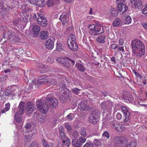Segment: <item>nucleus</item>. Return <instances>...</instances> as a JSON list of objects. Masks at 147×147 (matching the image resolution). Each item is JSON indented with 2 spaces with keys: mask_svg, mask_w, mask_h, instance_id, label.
<instances>
[{
  "mask_svg": "<svg viewBox=\"0 0 147 147\" xmlns=\"http://www.w3.org/2000/svg\"><path fill=\"white\" fill-rule=\"evenodd\" d=\"M106 102V105H107L108 107L107 108L111 107L112 105V103L110 100H107Z\"/></svg>",
  "mask_w": 147,
  "mask_h": 147,
  "instance_id": "56",
  "label": "nucleus"
},
{
  "mask_svg": "<svg viewBox=\"0 0 147 147\" xmlns=\"http://www.w3.org/2000/svg\"><path fill=\"white\" fill-rule=\"evenodd\" d=\"M140 49H139L137 51H136L137 53L136 54H138L141 57L143 55L145 54V47L143 46L142 47H141Z\"/></svg>",
  "mask_w": 147,
  "mask_h": 147,
  "instance_id": "29",
  "label": "nucleus"
},
{
  "mask_svg": "<svg viewBox=\"0 0 147 147\" xmlns=\"http://www.w3.org/2000/svg\"><path fill=\"white\" fill-rule=\"evenodd\" d=\"M57 83V81L55 79L49 78L47 79V80H46V84L50 86L56 84Z\"/></svg>",
  "mask_w": 147,
  "mask_h": 147,
  "instance_id": "26",
  "label": "nucleus"
},
{
  "mask_svg": "<svg viewBox=\"0 0 147 147\" xmlns=\"http://www.w3.org/2000/svg\"><path fill=\"white\" fill-rule=\"evenodd\" d=\"M143 27L146 29L147 30V21L145 22H144L142 24Z\"/></svg>",
  "mask_w": 147,
  "mask_h": 147,
  "instance_id": "63",
  "label": "nucleus"
},
{
  "mask_svg": "<svg viewBox=\"0 0 147 147\" xmlns=\"http://www.w3.org/2000/svg\"><path fill=\"white\" fill-rule=\"evenodd\" d=\"M113 142L117 147H121L123 144V139L120 136H117L113 137Z\"/></svg>",
  "mask_w": 147,
  "mask_h": 147,
  "instance_id": "10",
  "label": "nucleus"
},
{
  "mask_svg": "<svg viewBox=\"0 0 147 147\" xmlns=\"http://www.w3.org/2000/svg\"><path fill=\"white\" fill-rule=\"evenodd\" d=\"M40 30V27L36 25L33 27L32 30L34 32L33 34L35 37H37L38 35Z\"/></svg>",
  "mask_w": 147,
  "mask_h": 147,
  "instance_id": "19",
  "label": "nucleus"
},
{
  "mask_svg": "<svg viewBox=\"0 0 147 147\" xmlns=\"http://www.w3.org/2000/svg\"><path fill=\"white\" fill-rule=\"evenodd\" d=\"M118 9L122 13L125 12L128 9V7L126 5L123 3L119 4L117 6Z\"/></svg>",
  "mask_w": 147,
  "mask_h": 147,
  "instance_id": "17",
  "label": "nucleus"
},
{
  "mask_svg": "<svg viewBox=\"0 0 147 147\" xmlns=\"http://www.w3.org/2000/svg\"><path fill=\"white\" fill-rule=\"evenodd\" d=\"M38 121L41 123H43L45 120V117L43 115L39 116L38 117Z\"/></svg>",
  "mask_w": 147,
  "mask_h": 147,
  "instance_id": "45",
  "label": "nucleus"
},
{
  "mask_svg": "<svg viewBox=\"0 0 147 147\" xmlns=\"http://www.w3.org/2000/svg\"><path fill=\"white\" fill-rule=\"evenodd\" d=\"M61 66L67 68L70 66V63H69V61L66 58H61L59 62Z\"/></svg>",
  "mask_w": 147,
  "mask_h": 147,
  "instance_id": "15",
  "label": "nucleus"
},
{
  "mask_svg": "<svg viewBox=\"0 0 147 147\" xmlns=\"http://www.w3.org/2000/svg\"><path fill=\"white\" fill-rule=\"evenodd\" d=\"M83 147H93V145L92 142H86L84 145Z\"/></svg>",
  "mask_w": 147,
  "mask_h": 147,
  "instance_id": "46",
  "label": "nucleus"
},
{
  "mask_svg": "<svg viewBox=\"0 0 147 147\" xmlns=\"http://www.w3.org/2000/svg\"><path fill=\"white\" fill-rule=\"evenodd\" d=\"M141 12L144 14H147V10L144 8L143 9H142Z\"/></svg>",
  "mask_w": 147,
  "mask_h": 147,
  "instance_id": "62",
  "label": "nucleus"
},
{
  "mask_svg": "<svg viewBox=\"0 0 147 147\" xmlns=\"http://www.w3.org/2000/svg\"><path fill=\"white\" fill-rule=\"evenodd\" d=\"M72 143L73 146L76 147H80L82 145L79 140H76V139H73Z\"/></svg>",
  "mask_w": 147,
  "mask_h": 147,
  "instance_id": "25",
  "label": "nucleus"
},
{
  "mask_svg": "<svg viewBox=\"0 0 147 147\" xmlns=\"http://www.w3.org/2000/svg\"><path fill=\"white\" fill-rule=\"evenodd\" d=\"M102 136L103 137H105L107 138H109L110 136L108 132L107 131H105L103 133Z\"/></svg>",
  "mask_w": 147,
  "mask_h": 147,
  "instance_id": "51",
  "label": "nucleus"
},
{
  "mask_svg": "<svg viewBox=\"0 0 147 147\" xmlns=\"http://www.w3.org/2000/svg\"><path fill=\"white\" fill-rule=\"evenodd\" d=\"M79 140L82 144L83 143H84L86 141V139L82 137H80L79 138Z\"/></svg>",
  "mask_w": 147,
  "mask_h": 147,
  "instance_id": "52",
  "label": "nucleus"
},
{
  "mask_svg": "<svg viewBox=\"0 0 147 147\" xmlns=\"http://www.w3.org/2000/svg\"><path fill=\"white\" fill-rule=\"evenodd\" d=\"M31 125L30 123H27L24 126V127L26 128V129H28L31 128Z\"/></svg>",
  "mask_w": 147,
  "mask_h": 147,
  "instance_id": "55",
  "label": "nucleus"
},
{
  "mask_svg": "<svg viewBox=\"0 0 147 147\" xmlns=\"http://www.w3.org/2000/svg\"><path fill=\"white\" fill-rule=\"evenodd\" d=\"M59 90L61 91V93L62 96L65 100H68L71 97L70 91L65 86L60 87Z\"/></svg>",
  "mask_w": 147,
  "mask_h": 147,
  "instance_id": "7",
  "label": "nucleus"
},
{
  "mask_svg": "<svg viewBox=\"0 0 147 147\" xmlns=\"http://www.w3.org/2000/svg\"><path fill=\"white\" fill-rule=\"evenodd\" d=\"M26 113L28 115H30L34 111V105L33 103L31 101L26 103Z\"/></svg>",
  "mask_w": 147,
  "mask_h": 147,
  "instance_id": "11",
  "label": "nucleus"
},
{
  "mask_svg": "<svg viewBox=\"0 0 147 147\" xmlns=\"http://www.w3.org/2000/svg\"><path fill=\"white\" fill-rule=\"evenodd\" d=\"M121 109L122 111L124 113V114L125 113V112H128V110L127 108L125 106H123L121 107Z\"/></svg>",
  "mask_w": 147,
  "mask_h": 147,
  "instance_id": "53",
  "label": "nucleus"
},
{
  "mask_svg": "<svg viewBox=\"0 0 147 147\" xmlns=\"http://www.w3.org/2000/svg\"><path fill=\"white\" fill-rule=\"evenodd\" d=\"M15 33L13 31L10 30L5 31L3 35V38L1 40H3L5 42L7 40H10L11 42H16L19 41V37L17 35H14Z\"/></svg>",
  "mask_w": 147,
  "mask_h": 147,
  "instance_id": "1",
  "label": "nucleus"
},
{
  "mask_svg": "<svg viewBox=\"0 0 147 147\" xmlns=\"http://www.w3.org/2000/svg\"><path fill=\"white\" fill-rule=\"evenodd\" d=\"M59 20L62 22L63 24L65 25L68 23L69 19L68 14L66 12L63 13L60 16Z\"/></svg>",
  "mask_w": 147,
  "mask_h": 147,
  "instance_id": "9",
  "label": "nucleus"
},
{
  "mask_svg": "<svg viewBox=\"0 0 147 147\" xmlns=\"http://www.w3.org/2000/svg\"><path fill=\"white\" fill-rule=\"evenodd\" d=\"M76 37L75 35L73 34H71L69 35L68 39L67 41V43L76 42Z\"/></svg>",
  "mask_w": 147,
  "mask_h": 147,
  "instance_id": "27",
  "label": "nucleus"
},
{
  "mask_svg": "<svg viewBox=\"0 0 147 147\" xmlns=\"http://www.w3.org/2000/svg\"><path fill=\"white\" fill-rule=\"evenodd\" d=\"M64 132V129L63 127L62 126H60L59 128V135L62 140H65L66 138V136Z\"/></svg>",
  "mask_w": 147,
  "mask_h": 147,
  "instance_id": "22",
  "label": "nucleus"
},
{
  "mask_svg": "<svg viewBox=\"0 0 147 147\" xmlns=\"http://www.w3.org/2000/svg\"><path fill=\"white\" fill-rule=\"evenodd\" d=\"M36 106L40 109V112L43 113H46L48 111L49 105L48 102L46 101V98L45 100H42L37 99L36 101Z\"/></svg>",
  "mask_w": 147,
  "mask_h": 147,
  "instance_id": "4",
  "label": "nucleus"
},
{
  "mask_svg": "<svg viewBox=\"0 0 147 147\" xmlns=\"http://www.w3.org/2000/svg\"><path fill=\"white\" fill-rule=\"evenodd\" d=\"M37 22L38 24L43 27H46L48 24V22L46 18L44 19V20H41L39 21V20H37Z\"/></svg>",
  "mask_w": 147,
  "mask_h": 147,
  "instance_id": "28",
  "label": "nucleus"
},
{
  "mask_svg": "<svg viewBox=\"0 0 147 147\" xmlns=\"http://www.w3.org/2000/svg\"><path fill=\"white\" fill-rule=\"evenodd\" d=\"M88 28L90 29L89 33L91 35H98L104 32L103 27L99 24H91Z\"/></svg>",
  "mask_w": 147,
  "mask_h": 147,
  "instance_id": "2",
  "label": "nucleus"
},
{
  "mask_svg": "<svg viewBox=\"0 0 147 147\" xmlns=\"http://www.w3.org/2000/svg\"><path fill=\"white\" fill-rule=\"evenodd\" d=\"M59 1V0H48L47 4L48 7H50L57 3Z\"/></svg>",
  "mask_w": 147,
  "mask_h": 147,
  "instance_id": "31",
  "label": "nucleus"
},
{
  "mask_svg": "<svg viewBox=\"0 0 147 147\" xmlns=\"http://www.w3.org/2000/svg\"><path fill=\"white\" fill-rule=\"evenodd\" d=\"M101 140L96 139L94 140V143L95 145L98 146H100L101 144Z\"/></svg>",
  "mask_w": 147,
  "mask_h": 147,
  "instance_id": "42",
  "label": "nucleus"
},
{
  "mask_svg": "<svg viewBox=\"0 0 147 147\" xmlns=\"http://www.w3.org/2000/svg\"><path fill=\"white\" fill-rule=\"evenodd\" d=\"M105 39V36L103 35L98 36L96 39L97 41L100 43H104Z\"/></svg>",
  "mask_w": 147,
  "mask_h": 147,
  "instance_id": "30",
  "label": "nucleus"
},
{
  "mask_svg": "<svg viewBox=\"0 0 147 147\" xmlns=\"http://www.w3.org/2000/svg\"><path fill=\"white\" fill-rule=\"evenodd\" d=\"M90 121L93 124H95L98 121L99 118L98 117H89Z\"/></svg>",
  "mask_w": 147,
  "mask_h": 147,
  "instance_id": "34",
  "label": "nucleus"
},
{
  "mask_svg": "<svg viewBox=\"0 0 147 147\" xmlns=\"http://www.w3.org/2000/svg\"><path fill=\"white\" fill-rule=\"evenodd\" d=\"M4 94L7 96H10L12 99H13L15 96V94H13L11 88L9 87H7L4 90Z\"/></svg>",
  "mask_w": 147,
  "mask_h": 147,
  "instance_id": "14",
  "label": "nucleus"
},
{
  "mask_svg": "<svg viewBox=\"0 0 147 147\" xmlns=\"http://www.w3.org/2000/svg\"><path fill=\"white\" fill-rule=\"evenodd\" d=\"M28 147H39V146L38 142L34 141L32 144H29Z\"/></svg>",
  "mask_w": 147,
  "mask_h": 147,
  "instance_id": "44",
  "label": "nucleus"
},
{
  "mask_svg": "<svg viewBox=\"0 0 147 147\" xmlns=\"http://www.w3.org/2000/svg\"><path fill=\"white\" fill-rule=\"evenodd\" d=\"M42 143L44 147H53V146L52 143L48 142L45 140H42Z\"/></svg>",
  "mask_w": 147,
  "mask_h": 147,
  "instance_id": "32",
  "label": "nucleus"
},
{
  "mask_svg": "<svg viewBox=\"0 0 147 147\" xmlns=\"http://www.w3.org/2000/svg\"><path fill=\"white\" fill-rule=\"evenodd\" d=\"M76 67L77 68L78 70L81 72H84L86 68L81 64L78 63L76 64Z\"/></svg>",
  "mask_w": 147,
  "mask_h": 147,
  "instance_id": "33",
  "label": "nucleus"
},
{
  "mask_svg": "<svg viewBox=\"0 0 147 147\" xmlns=\"http://www.w3.org/2000/svg\"><path fill=\"white\" fill-rule=\"evenodd\" d=\"M125 23L126 24H129L131 23V17L129 16H125Z\"/></svg>",
  "mask_w": 147,
  "mask_h": 147,
  "instance_id": "39",
  "label": "nucleus"
},
{
  "mask_svg": "<svg viewBox=\"0 0 147 147\" xmlns=\"http://www.w3.org/2000/svg\"><path fill=\"white\" fill-rule=\"evenodd\" d=\"M130 115L129 112H127L126 113L125 112V113L124 114V117H125V119L124 121V122H126L130 119Z\"/></svg>",
  "mask_w": 147,
  "mask_h": 147,
  "instance_id": "37",
  "label": "nucleus"
},
{
  "mask_svg": "<svg viewBox=\"0 0 147 147\" xmlns=\"http://www.w3.org/2000/svg\"><path fill=\"white\" fill-rule=\"evenodd\" d=\"M81 134L83 136L85 137L86 136V132L85 129L83 128L82 129Z\"/></svg>",
  "mask_w": 147,
  "mask_h": 147,
  "instance_id": "48",
  "label": "nucleus"
},
{
  "mask_svg": "<svg viewBox=\"0 0 147 147\" xmlns=\"http://www.w3.org/2000/svg\"><path fill=\"white\" fill-rule=\"evenodd\" d=\"M131 45L133 53L134 54H136L137 53L136 51L140 49L141 47L143 46L142 42L138 40L133 41L131 42Z\"/></svg>",
  "mask_w": 147,
  "mask_h": 147,
  "instance_id": "6",
  "label": "nucleus"
},
{
  "mask_svg": "<svg viewBox=\"0 0 147 147\" xmlns=\"http://www.w3.org/2000/svg\"><path fill=\"white\" fill-rule=\"evenodd\" d=\"M101 107L104 109H105L106 108H107V107H108V106H107V105H106V102H104L102 103Z\"/></svg>",
  "mask_w": 147,
  "mask_h": 147,
  "instance_id": "61",
  "label": "nucleus"
},
{
  "mask_svg": "<svg viewBox=\"0 0 147 147\" xmlns=\"http://www.w3.org/2000/svg\"><path fill=\"white\" fill-rule=\"evenodd\" d=\"M45 47L47 49L51 50L54 47V42L51 39L47 40L45 42Z\"/></svg>",
  "mask_w": 147,
  "mask_h": 147,
  "instance_id": "18",
  "label": "nucleus"
},
{
  "mask_svg": "<svg viewBox=\"0 0 147 147\" xmlns=\"http://www.w3.org/2000/svg\"><path fill=\"white\" fill-rule=\"evenodd\" d=\"M18 113L22 115L24 113V111L26 110V103L24 101L21 102L18 106Z\"/></svg>",
  "mask_w": 147,
  "mask_h": 147,
  "instance_id": "12",
  "label": "nucleus"
},
{
  "mask_svg": "<svg viewBox=\"0 0 147 147\" xmlns=\"http://www.w3.org/2000/svg\"><path fill=\"white\" fill-rule=\"evenodd\" d=\"M118 45L116 44H112L111 46L112 49L114 50L118 47Z\"/></svg>",
  "mask_w": 147,
  "mask_h": 147,
  "instance_id": "57",
  "label": "nucleus"
},
{
  "mask_svg": "<svg viewBox=\"0 0 147 147\" xmlns=\"http://www.w3.org/2000/svg\"><path fill=\"white\" fill-rule=\"evenodd\" d=\"M10 104L9 103H6L5 105V107L3 109L1 110V112L2 113H4L5 112L8 111L10 108Z\"/></svg>",
  "mask_w": 147,
  "mask_h": 147,
  "instance_id": "40",
  "label": "nucleus"
},
{
  "mask_svg": "<svg viewBox=\"0 0 147 147\" xmlns=\"http://www.w3.org/2000/svg\"><path fill=\"white\" fill-rule=\"evenodd\" d=\"M90 101L89 100H85L80 102L78 104V108L80 110H88L91 109L92 107H90Z\"/></svg>",
  "mask_w": 147,
  "mask_h": 147,
  "instance_id": "5",
  "label": "nucleus"
},
{
  "mask_svg": "<svg viewBox=\"0 0 147 147\" xmlns=\"http://www.w3.org/2000/svg\"><path fill=\"white\" fill-rule=\"evenodd\" d=\"M136 145L137 143L136 141H131L129 143L126 144L124 147H136Z\"/></svg>",
  "mask_w": 147,
  "mask_h": 147,
  "instance_id": "35",
  "label": "nucleus"
},
{
  "mask_svg": "<svg viewBox=\"0 0 147 147\" xmlns=\"http://www.w3.org/2000/svg\"><path fill=\"white\" fill-rule=\"evenodd\" d=\"M110 13L113 16H115L118 13V10L116 8H113L110 10Z\"/></svg>",
  "mask_w": 147,
  "mask_h": 147,
  "instance_id": "36",
  "label": "nucleus"
},
{
  "mask_svg": "<svg viewBox=\"0 0 147 147\" xmlns=\"http://www.w3.org/2000/svg\"><path fill=\"white\" fill-rule=\"evenodd\" d=\"M49 35V33L47 31H41L39 34L40 38L42 40L47 39Z\"/></svg>",
  "mask_w": 147,
  "mask_h": 147,
  "instance_id": "21",
  "label": "nucleus"
},
{
  "mask_svg": "<svg viewBox=\"0 0 147 147\" xmlns=\"http://www.w3.org/2000/svg\"><path fill=\"white\" fill-rule=\"evenodd\" d=\"M99 112L98 110H93L89 115V117H98L99 118Z\"/></svg>",
  "mask_w": 147,
  "mask_h": 147,
  "instance_id": "24",
  "label": "nucleus"
},
{
  "mask_svg": "<svg viewBox=\"0 0 147 147\" xmlns=\"http://www.w3.org/2000/svg\"><path fill=\"white\" fill-rule=\"evenodd\" d=\"M113 24L115 27L120 26H122V23L121 19L119 18H116L114 20Z\"/></svg>",
  "mask_w": 147,
  "mask_h": 147,
  "instance_id": "23",
  "label": "nucleus"
},
{
  "mask_svg": "<svg viewBox=\"0 0 147 147\" xmlns=\"http://www.w3.org/2000/svg\"><path fill=\"white\" fill-rule=\"evenodd\" d=\"M45 76H42L38 77V80H33L32 83H29L28 87V89H31L33 88V87H35V88H38L41 85L43 84H46V80H47Z\"/></svg>",
  "mask_w": 147,
  "mask_h": 147,
  "instance_id": "3",
  "label": "nucleus"
},
{
  "mask_svg": "<svg viewBox=\"0 0 147 147\" xmlns=\"http://www.w3.org/2000/svg\"><path fill=\"white\" fill-rule=\"evenodd\" d=\"M73 114L72 113H70L66 117V118L69 120H72L73 119Z\"/></svg>",
  "mask_w": 147,
  "mask_h": 147,
  "instance_id": "49",
  "label": "nucleus"
},
{
  "mask_svg": "<svg viewBox=\"0 0 147 147\" xmlns=\"http://www.w3.org/2000/svg\"><path fill=\"white\" fill-rule=\"evenodd\" d=\"M57 50L58 51H61L63 50L62 45L61 44H57Z\"/></svg>",
  "mask_w": 147,
  "mask_h": 147,
  "instance_id": "47",
  "label": "nucleus"
},
{
  "mask_svg": "<svg viewBox=\"0 0 147 147\" xmlns=\"http://www.w3.org/2000/svg\"><path fill=\"white\" fill-rule=\"evenodd\" d=\"M130 3L133 6H134V8L139 9L143 7L142 3L140 0H131Z\"/></svg>",
  "mask_w": 147,
  "mask_h": 147,
  "instance_id": "13",
  "label": "nucleus"
},
{
  "mask_svg": "<svg viewBox=\"0 0 147 147\" xmlns=\"http://www.w3.org/2000/svg\"><path fill=\"white\" fill-rule=\"evenodd\" d=\"M133 71L137 77H139L140 78H141L142 77V76L140 75L138 73L136 72L135 70H133Z\"/></svg>",
  "mask_w": 147,
  "mask_h": 147,
  "instance_id": "59",
  "label": "nucleus"
},
{
  "mask_svg": "<svg viewBox=\"0 0 147 147\" xmlns=\"http://www.w3.org/2000/svg\"><path fill=\"white\" fill-rule=\"evenodd\" d=\"M46 101L48 102L49 105H51L53 108L55 107L58 104L57 99L53 97H51L47 96L46 98Z\"/></svg>",
  "mask_w": 147,
  "mask_h": 147,
  "instance_id": "8",
  "label": "nucleus"
},
{
  "mask_svg": "<svg viewBox=\"0 0 147 147\" xmlns=\"http://www.w3.org/2000/svg\"><path fill=\"white\" fill-rule=\"evenodd\" d=\"M116 117L117 119L119 120L121 118L122 115L120 113H117L116 115Z\"/></svg>",
  "mask_w": 147,
  "mask_h": 147,
  "instance_id": "60",
  "label": "nucleus"
},
{
  "mask_svg": "<svg viewBox=\"0 0 147 147\" xmlns=\"http://www.w3.org/2000/svg\"><path fill=\"white\" fill-rule=\"evenodd\" d=\"M25 141L27 142H28L31 139V138L30 136H29L27 135H25L24 136Z\"/></svg>",
  "mask_w": 147,
  "mask_h": 147,
  "instance_id": "54",
  "label": "nucleus"
},
{
  "mask_svg": "<svg viewBox=\"0 0 147 147\" xmlns=\"http://www.w3.org/2000/svg\"><path fill=\"white\" fill-rule=\"evenodd\" d=\"M69 47L73 51L77 50L78 49V47L77 44L76 42L67 43Z\"/></svg>",
  "mask_w": 147,
  "mask_h": 147,
  "instance_id": "20",
  "label": "nucleus"
},
{
  "mask_svg": "<svg viewBox=\"0 0 147 147\" xmlns=\"http://www.w3.org/2000/svg\"><path fill=\"white\" fill-rule=\"evenodd\" d=\"M45 0H38V1L36 2V5L38 6L42 7H44L45 5Z\"/></svg>",
  "mask_w": 147,
  "mask_h": 147,
  "instance_id": "38",
  "label": "nucleus"
},
{
  "mask_svg": "<svg viewBox=\"0 0 147 147\" xmlns=\"http://www.w3.org/2000/svg\"><path fill=\"white\" fill-rule=\"evenodd\" d=\"M122 98L124 100V101L127 102H131L133 99V96L129 92L127 93L125 95H123Z\"/></svg>",
  "mask_w": 147,
  "mask_h": 147,
  "instance_id": "16",
  "label": "nucleus"
},
{
  "mask_svg": "<svg viewBox=\"0 0 147 147\" xmlns=\"http://www.w3.org/2000/svg\"><path fill=\"white\" fill-rule=\"evenodd\" d=\"M73 138H77L79 136L78 133L76 131H74L72 134Z\"/></svg>",
  "mask_w": 147,
  "mask_h": 147,
  "instance_id": "50",
  "label": "nucleus"
},
{
  "mask_svg": "<svg viewBox=\"0 0 147 147\" xmlns=\"http://www.w3.org/2000/svg\"><path fill=\"white\" fill-rule=\"evenodd\" d=\"M81 90L76 88H72L71 91L72 93H74L75 94L78 95L80 93Z\"/></svg>",
  "mask_w": 147,
  "mask_h": 147,
  "instance_id": "41",
  "label": "nucleus"
},
{
  "mask_svg": "<svg viewBox=\"0 0 147 147\" xmlns=\"http://www.w3.org/2000/svg\"><path fill=\"white\" fill-rule=\"evenodd\" d=\"M37 15L38 16L37 20H44V19L46 18L44 17V15L41 14H40L38 13H37Z\"/></svg>",
  "mask_w": 147,
  "mask_h": 147,
  "instance_id": "43",
  "label": "nucleus"
},
{
  "mask_svg": "<svg viewBox=\"0 0 147 147\" xmlns=\"http://www.w3.org/2000/svg\"><path fill=\"white\" fill-rule=\"evenodd\" d=\"M65 126L66 127L67 130L69 131H71V126L69 125L66 123L65 124Z\"/></svg>",
  "mask_w": 147,
  "mask_h": 147,
  "instance_id": "58",
  "label": "nucleus"
},
{
  "mask_svg": "<svg viewBox=\"0 0 147 147\" xmlns=\"http://www.w3.org/2000/svg\"><path fill=\"white\" fill-rule=\"evenodd\" d=\"M124 43L123 40L122 39H120L119 41V44L120 45H122Z\"/></svg>",
  "mask_w": 147,
  "mask_h": 147,
  "instance_id": "64",
  "label": "nucleus"
}]
</instances>
